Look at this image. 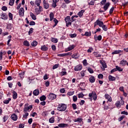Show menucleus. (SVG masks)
<instances>
[{"label":"nucleus","instance_id":"8fccbe9b","mask_svg":"<svg viewBox=\"0 0 128 128\" xmlns=\"http://www.w3.org/2000/svg\"><path fill=\"white\" fill-rule=\"evenodd\" d=\"M25 114H24L23 116V118H28V113L26 112H24Z\"/></svg>","mask_w":128,"mask_h":128},{"label":"nucleus","instance_id":"39448f33","mask_svg":"<svg viewBox=\"0 0 128 128\" xmlns=\"http://www.w3.org/2000/svg\"><path fill=\"white\" fill-rule=\"evenodd\" d=\"M30 110H32V105H30L28 106V104H25L24 108V112H28Z\"/></svg>","mask_w":128,"mask_h":128},{"label":"nucleus","instance_id":"473e14b6","mask_svg":"<svg viewBox=\"0 0 128 128\" xmlns=\"http://www.w3.org/2000/svg\"><path fill=\"white\" fill-rule=\"evenodd\" d=\"M23 44L26 46H30V42L27 40H24L23 42Z\"/></svg>","mask_w":128,"mask_h":128},{"label":"nucleus","instance_id":"de8ad7c7","mask_svg":"<svg viewBox=\"0 0 128 128\" xmlns=\"http://www.w3.org/2000/svg\"><path fill=\"white\" fill-rule=\"evenodd\" d=\"M82 63H83L84 66H88V62L86 61V59L83 60Z\"/></svg>","mask_w":128,"mask_h":128},{"label":"nucleus","instance_id":"a19ab883","mask_svg":"<svg viewBox=\"0 0 128 128\" xmlns=\"http://www.w3.org/2000/svg\"><path fill=\"white\" fill-rule=\"evenodd\" d=\"M53 22L55 24L54 25V26H56L58 24V20H56V18H54L53 19Z\"/></svg>","mask_w":128,"mask_h":128},{"label":"nucleus","instance_id":"f257e3e1","mask_svg":"<svg viewBox=\"0 0 128 128\" xmlns=\"http://www.w3.org/2000/svg\"><path fill=\"white\" fill-rule=\"evenodd\" d=\"M66 104H60L58 105L57 110H58V112H64V110H66Z\"/></svg>","mask_w":128,"mask_h":128},{"label":"nucleus","instance_id":"b1692460","mask_svg":"<svg viewBox=\"0 0 128 128\" xmlns=\"http://www.w3.org/2000/svg\"><path fill=\"white\" fill-rule=\"evenodd\" d=\"M74 122H78L80 124V122H82V118H77L76 119H74Z\"/></svg>","mask_w":128,"mask_h":128},{"label":"nucleus","instance_id":"774afa93","mask_svg":"<svg viewBox=\"0 0 128 128\" xmlns=\"http://www.w3.org/2000/svg\"><path fill=\"white\" fill-rule=\"evenodd\" d=\"M9 17L10 18V20H12V14L10 12L8 14Z\"/></svg>","mask_w":128,"mask_h":128},{"label":"nucleus","instance_id":"c756f323","mask_svg":"<svg viewBox=\"0 0 128 128\" xmlns=\"http://www.w3.org/2000/svg\"><path fill=\"white\" fill-rule=\"evenodd\" d=\"M108 79H109L110 82H112L114 80H116V78L112 76V75L109 76Z\"/></svg>","mask_w":128,"mask_h":128},{"label":"nucleus","instance_id":"2eb2a0df","mask_svg":"<svg viewBox=\"0 0 128 128\" xmlns=\"http://www.w3.org/2000/svg\"><path fill=\"white\" fill-rule=\"evenodd\" d=\"M89 82L91 83H94L96 82V78H94V76H91L89 78Z\"/></svg>","mask_w":128,"mask_h":128},{"label":"nucleus","instance_id":"72a5a7b5","mask_svg":"<svg viewBox=\"0 0 128 128\" xmlns=\"http://www.w3.org/2000/svg\"><path fill=\"white\" fill-rule=\"evenodd\" d=\"M49 122L50 124H54V117L52 116L49 119Z\"/></svg>","mask_w":128,"mask_h":128},{"label":"nucleus","instance_id":"864d4df0","mask_svg":"<svg viewBox=\"0 0 128 128\" xmlns=\"http://www.w3.org/2000/svg\"><path fill=\"white\" fill-rule=\"evenodd\" d=\"M94 50V48L92 47L90 48L89 49L87 50V52H92Z\"/></svg>","mask_w":128,"mask_h":128},{"label":"nucleus","instance_id":"423d86ee","mask_svg":"<svg viewBox=\"0 0 128 128\" xmlns=\"http://www.w3.org/2000/svg\"><path fill=\"white\" fill-rule=\"evenodd\" d=\"M48 98L49 100H56V95L53 93L50 94L48 96Z\"/></svg>","mask_w":128,"mask_h":128},{"label":"nucleus","instance_id":"6e6552de","mask_svg":"<svg viewBox=\"0 0 128 128\" xmlns=\"http://www.w3.org/2000/svg\"><path fill=\"white\" fill-rule=\"evenodd\" d=\"M120 102L122 104H124V100H122L121 98V100L120 102V101H117L116 103V108H120Z\"/></svg>","mask_w":128,"mask_h":128},{"label":"nucleus","instance_id":"412c9836","mask_svg":"<svg viewBox=\"0 0 128 128\" xmlns=\"http://www.w3.org/2000/svg\"><path fill=\"white\" fill-rule=\"evenodd\" d=\"M50 22H52V20H54V12H51L50 14Z\"/></svg>","mask_w":128,"mask_h":128},{"label":"nucleus","instance_id":"a18cd8bd","mask_svg":"<svg viewBox=\"0 0 128 128\" xmlns=\"http://www.w3.org/2000/svg\"><path fill=\"white\" fill-rule=\"evenodd\" d=\"M84 94H82V92H81L78 94V98H84Z\"/></svg>","mask_w":128,"mask_h":128},{"label":"nucleus","instance_id":"338daca9","mask_svg":"<svg viewBox=\"0 0 128 128\" xmlns=\"http://www.w3.org/2000/svg\"><path fill=\"white\" fill-rule=\"evenodd\" d=\"M36 128V123L34 122L32 124V128Z\"/></svg>","mask_w":128,"mask_h":128},{"label":"nucleus","instance_id":"9d476101","mask_svg":"<svg viewBox=\"0 0 128 128\" xmlns=\"http://www.w3.org/2000/svg\"><path fill=\"white\" fill-rule=\"evenodd\" d=\"M18 14L21 16H24V10L23 8H21L20 9Z\"/></svg>","mask_w":128,"mask_h":128},{"label":"nucleus","instance_id":"cd10ccee","mask_svg":"<svg viewBox=\"0 0 128 128\" xmlns=\"http://www.w3.org/2000/svg\"><path fill=\"white\" fill-rule=\"evenodd\" d=\"M42 0H36L35 2V4H36L37 6H40Z\"/></svg>","mask_w":128,"mask_h":128},{"label":"nucleus","instance_id":"6ab92c4d","mask_svg":"<svg viewBox=\"0 0 128 128\" xmlns=\"http://www.w3.org/2000/svg\"><path fill=\"white\" fill-rule=\"evenodd\" d=\"M120 64H122V66H126V64H127V66H128V62L123 60L120 62Z\"/></svg>","mask_w":128,"mask_h":128},{"label":"nucleus","instance_id":"dca6fc26","mask_svg":"<svg viewBox=\"0 0 128 128\" xmlns=\"http://www.w3.org/2000/svg\"><path fill=\"white\" fill-rule=\"evenodd\" d=\"M58 126H59V128H68V125L66 124H58Z\"/></svg>","mask_w":128,"mask_h":128},{"label":"nucleus","instance_id":"c85d7f7f","mask_svg":"<svg viewBox=\"0 0 128 128\" xmlns=\"http://www.w3.org/2000/svg\"><path fill=\"white\" fill-rule=\"evenodd\" d=\"M12 100V98H8V99H6V100H4L3 102L4 104H8L10 103V102Z\"/></svg>","mask_w":128,"mask_h":128},{"label":"nucleus","instance_id":"e433bc0d","mask_svg":"<svg viewBox=\"0 0 128 128\" xmlns=\"http://www.w3.org/2000/svg\"><path fill=\"white\" fill-rule=\"evenodd\" d=\"M31 45L32 46H38V42L36 41H33L31 43Z\"/></svg>","mask_w":128,"mask_h":128},{"label":"nucleus","instance_id":"c9c22d12","mask_svg":"<svg viewBox=\"0 0 128 128\" xmlns=\"http://www.w3.org/2000/svg\"><path fill=\"white\" fill-rule=\"evenodd\" d=\"M94 54L96 58H100L102 56V55L98 54V52H94Z\"/></svg>","mask_w":128,"mask_h":128},{"label":"nucleus","instance_id":"2f4dec72","mask_svg":"<svg viewBox=\"0 0 128 128\" xmlns=\"http://www.w3.org/2000/svg\"><path fill=\"white\" fill-rule=\"evenodd\" d=\"M100 62L103 66L104 68H108V66H106V62H102V61H100Z\"/></svg>","mask_w":128,"mask_h":128},{"label":"nucleus","instance_id":"79ce46f5","mask_svg":"<svg viewBox=\"0 0 128 128\" xmlns=\"http://www.w3.org/2000/svg\"><path fill=\"white\" fill-rule=\"evenodd\" d=\"M116 70H118V72H122V68L118 66H116Z\"/></svg>","mask_w":128,"mask_h":128},{"label":"nucleus","instance_id":"7c9ffc66","mask_svg":"<svg viewBox=\"0 0 128 128\" xmlns=\"http://www.w3.org/2000/svg\"><path fill=\"white\" fill-rule=\"evenodd\" d=\"M84 36H90L92 32H86Z\"/></svg>","mask_w":128,"mask_h":128},{"label":"nucleus","instance_id":"052dcab7","mask_svg":"<svg viewBox=\"0 0 128 128\" xmlns=\"http://www.w3.org/2000/svg\"><path fill=\"white\" fill-rule=\"evenodd\" d=\"M102 36L100 35L98 36V37H97V39H96V40H102Z\"/></svg>","mask_w":128,"mask_h":128},{"label":"nucleus","instance_id":"bb28decb","mask_svg":"<svg viewBox=\"0 0 128 128\" xmlns=\"http://www.w3.org/2000/svg\"><path fill=\"white\" fill-rule=\"evenodd\" d=\"M84 10H81L80 12H78V14L79 18H82V16H84Z\"/></svg>","mask_w":128,"mask_h":128},{"label":"nucleus","instance_id":"f8f14e48","mask_svg":"<svg viewBox=\"0 0 128 128\" xmlns=\"http://www.w3.org/2000/svg\"><path fill=\"white\" fill-rule=\"evenodd\" d=\"M43 4H44V6L46 10H48V8H50V4L46 2L45 0L43 1Z\"/></svg>","mask_w":128,"mask_h":128},{"label":"nucleus","instance_id":"0eeeda50","mask_svg":"<svg viewBox=\"0 0 128 128\" xmlns=\"http://www.w3.org/2000/svg\"><path fill=\"white\" fill-rule=\"evenodd\" d=\"M38 8H35V12L37 14H40V12H42V6H38Z\"/></svg>","mask_w":128,"mask_h":128},{"label":"nucleus","instance_id":"f3484780","mask_svg":"<svg viewBox=\"0 0 128 128\" xmlns=\"http://www.w3.org/2000/svg\"><path fill=\"white\" fill-rule=\"evenodd\" d=\"M11 118L12 120H18V116L16 114H12L11 116Z\"/></svg>","mask_w":128,"mask_h":128},{"label":"nucleus","instance_id":"e2e57ef3","mask_svg":"<svg viewBox=\"0 0 128 128\" xmlns=\"http://www.w3.org/2000/svg\"><path fill=\"white\" fill-rule=\"evenodd\" d=\"M73 110H76V104H72Z\"/></svg>","mask_w":128,"mask_h":128},{"label":"nucleus","instance_id":"5701e85b","mask_svg":"<svg viewBox=\"0 0 128 128\" xmlns=\"http://www.w3.org/2000/svg\"><path fill=\"white\" fill-rule=\"evenodd\" d=\"M33 94L35 96H38L40 94V90L36 89L33 92Z\"/></svg>","mask_w":128,"mask_h":128},{"label":"nucleus","instance_id":"37998d69","mask_svg":"<svg viewBox=\"0 0 128 128\" xmlns=\"http://www.w3.org/2000/svg\"><path fill=\"white\" fill-rule=\"evenodd\" d=\"M124 118H126V116L123 115V116H121L120 118H118V120L119 122H122V120H124Z\"/></svg>","mask_w":128,"mask_h":128},{"label":"nucleus","instance_id":"6e6d98bb","mask_svg":"<svg viewBox=\"0 0 128 128\" xmlns=\"http://www.w3.org/2000/svg\"><path fill=\"white\" fill-rule=\"evenodd\" d=\"M33 32H34V28H30V29L29 32H28V34H29V36L30 35V34H32Z\"/></svg>","mask_w":128,"mask_h":128},{"label":"nucleus","instance_id":"9b49d317","mask_svg":"<svg viewBox=\"0 0 128 128\" xmlns=\"http://www.w3.org/2000/svg\"><path fill=\"white\" fill-rule=\"evenodd\" d=\"M1 18L4 20H8V16L4 13H2L1 14Z\"/></svg>","mask_w":128,"mask_h":128},{"label":"nucleus","instance_id":"4d7b16f0","mask_svg":"<svg viewBox=\"0 0 128 128\" xmlns=\"http://www.w3.org/2000/svg\"><path fill=\"white\" fill-rule=\"evenodd\" d=\"M74 94V92H68L67 94L68 96H72Z\"/></svg>","mask_w":128,"mask_h":128},{"label":"nucleus","instance_id":"a878e982","mask_svg":"<svg viewBox=\"0 0 128 128\" xmlns=\"http://www.w3.org/2000/svg\"><path fill=\"white\" fill-rule=\"evenodd\" d=\"M122 52L120 50H116L112 52V54H122Z\"/></svg>","mask_w":128,"mask_h":128},{"label":"nucleus","instance_id":"58836bf2","mask_svg":"<svg viewBox=\"0 0 128 128\" xmlns=\"http://www.w3.org/2000/svg\"><path fill=\"white\" fill-rule=\"evenodd\" d=\"M46 97L45 96H42L41 97H40V100H41V102H42L44 100H46Z\"/></svg>","mask_w":128,"mask_h":128},{"label":"nucleus","instance_id":"4be33fe9","mask_svg":"<svg viewBox=\"0 0 128 128\" xmlns=\"http://www.w3.org/2000/svg\"><path fill=\"white\" fill-rule=\"evenodd\" d=\"M12 94V98L14 100H16L18 98V94L16 92V91H13Z\"/></svg>","mask_w":128,"mask_h":128},{"label":"nucleus","instance_id":"ddd939ff","mask_svg":"<svg viewBox=\"0 0 128 128\" xmlns=\"http://www.w3.org/2000/svg\"><path fill=\"white\" fill-rule=\"evenodd\" d=\"M104 98L106 100H108V102H112V97L108 95V94H106L104 95Z\"/></svg>","mask_w":128,"mask_h":128},{"label":"nucleus","instance_id":"f704fd0d","mask_svg":"<svg viewBox=\"0 0 128 128\" xmlns=\"http://www.w3.org/2000/svg\"><path fill=\"white\" fill-rule=\"evenodd\" d=\"M101 28H102L103 30H104V32L108 31V27H106V26L105 24H103Z\"/></svg>","mask_w":128,"mask_h":128},{"label":"nucleus","instance_id":"393cba45","mask_svg":"<svg viewBox=\"0 0 128 128\" xmlns=\"http://www.w3.org/2000/svg\"><path fill=\"white\" fill-rule=\"evenodd\" d=\"M30 16H31L32 18L34 20H36V16L32 12H30Z\"/></svg>","mask_w":128,"mask_h":128},{"label":"nucleus","instance_id":"4468645a","mask_svg":"<svg viewBox=\"0 0 128 128\" xmlns=\"http://www.w3.org/2000/svg\"><path fill=\"white\" fill-rule=\"evenodd\" d=\"M76 48V46L74 45H70L69 47L67 48V50H66L65 52H70V50H72Z\"/></svg>","mask_w":128,"mask_h":128},{"label":"nucleus","instance_id":"c03bdc74","mask_svg":"<svg viewBox=\"0 0 128 128\" xmlns=\"http://www.w3.org/2000/svg\"><path fill=\"white\" fill-rule=\"evenodd\" d=\"M60 74L62 76H66L67 73L66 72L62 71L60 72Z\"/></svg>","mask_w":128,"mask_h":128},{"label":"nucleus","instance_id":"0e129e2a","mask_svg":"<svg viewBox=\"0 0 128 128\" xmlns=\"http://www.w3.org/2000/svg\"><path fill=\"white\" fill-rule=\"evenodd\" d=\"M70 38H76V34H70Z\"/></svg>","mask_w":128,"mask_h":128},{"label":"nucleus","instance_id":"49530a36","mask_svg":"<svg viewBox=\"0 0 128 128\" xmlns=\"http://www.w3.org/2000/svg\"><path fill=\"white\" fill-rule=\"evenodd\" d=\"M19 76L20 78H24V72H22L21 73H20Z\"/></svg>","mask_w":128,"mask_h":128},{"label":"nucleus","instance_id":"f03ea898","mask_svg":"<svg viewBox=\"0 0 128 128\" xmlns=\"http://www.w3.org/2000/svg\"><path fill=\"white\" fill-rule=\"evenodd\" d=\"M64 20L66 22V26L68 28L70 26H72V20H70V16H67L65 18Z\"/></svg>","mask_w":128,"mask_h":128},{"label":"nucleus","instance_id":"13d9d810","mask_svg":"<svg viewBox=\"0 0 128 128\" xmlns=\"http://www.w3.org/2000/svg\"><path fill=\"white\" fill-rule=\"evenodd\" d=\"M58 68V64H56L52 67V70H56V68Z\"/></svg>","mask_w":128,"mask_h":128},{"label":"nucleus","instance_id":"1a4fd4ad","mask_svg":"<svg viewBox=\"0 0 128 128\" xmlns=\"http://www.w3.org/2000/svg\"><path fill=\"white\" fill-rule=\"evenodd\" d=\"M82 70V66L80 64L77 65L74 68L75 72H78L79 70Z\"/></svg>","mask_w":128,"mask_h":128},{"label":"nucleus","instance_id":"5fc2aeb1","mask_svg":"<svg viewBox=\"0 0 128 128\" xmlns=\"http://www.w3.org/2000/svg\"><path fill=\"white\" fill-rule=\"evenodd\" d=\"M2 10H4V12H6V10H8V8L6 6H3L2 8Z\"/></svg>","mask_w":128,"mask_h":128},{"label":"nucleus","instance_id":"680f3d73","mask_svg":"<svg viewBox=\"0 0 128 128\" xmlns=\"http://www.w3.org/2000/svg\"><path fill=\"white\" fill-rule=\"evenodd\" d=\"M18 128H24V124H20L19 126H18Z\"/></svg>","mask_w":128,"mask_h":128},{"label":"nucleus","instance_id":"3c124183","mask_svg":"<svg viewBox=\"0 0 128 128\" xmlns=\"http://www.w3.org/2000/svg\"><path fill=\"white\" fill-rule=\"evenodd\" d=\"M88 72H89L90 74H94V70L90 68H88Z\"/></svg>","mask_w":128,"mask_h":128},{"label":"nucleus","instance_id":"4c0bfd02","mask_svg":"<svg viewBox=\"0 0 128 128\" xmlns=\"http://www.w3.org/2000/svg\"><path fill=\"white\" fill-rule=\"evenodd\" d=\"M51 40L52 42H54V44H56V42H58L57 38H52Z\"/></svg>","mask_w":128,"mask_h":128},{"label":"nucleus","instance_id":"69168bd1","mask_svg":"<svg viewBox=\"0 0 128 128\" xmlns=\"http://www.w3.org/2000/svg\"><path fill=\"white\" fill-rule=\"evenodd\" d=\"M58 56H66V53L65 54H58Z\"/></svg>","mask_w":128,"mask_h":128},{"label":"nucleus","instance_id":"603ef678","mask_svg":"<svg viewBox=\"0 0 128 128\" xmlns=\"http://www.w3.org/2000/svg\"><path fill=\"white\" fill-rule=\"evenodd\" d=\"M72 58H78V54H74L72 55Z\"/></svg>","mask_w":128,"mask_h":128},{"label":"nucleus","instance_id":"20e7f679","mask_svg":"<svg viewBox=\"0 0 128 128\" xmlns=\"http://www.w3.org/2000/svg\"><path fill=\"white\" fill-rule=\"evenodd\" d=\"M88 96L91 99L93 98L94 100H96V98H98V95H96V93L95 92H92L91 93H90Z\"/></svg>","mask_w":128,"mask_h":128},{"label":"nucleus","instance_id":"bf43d9fd","mask_svg":"<svg viewBox=\"0 0 128 128\" xmlns=\"http://www.w3.org/2000/svg\"><path fill=\"white\" fill-rule=\"evenodd\" d=\"M36 25V22L34 21H31L30 22V26H35Z\"/></svg>","mask_w":128,"mask_h":128},{"label":"nucleus","instance_id":"aec40b11","mask_svg":"<svg viewBox=\"0 0 128 128\" xmlns=\"http://www.w3.org/2000/svg\"><path fill=\"white\" fill-rule=\"evenodd\" d=\"M110 2H108V3H106L104 6V10H106L108 8L110 7Z\"/></svg>","mask_w":128,"mask_h":128},{"label":"nucleus","instance_id":"09e8293b","mask_svg":"<svg viewBox=\"0 0 128 128\" xmlns=\"http://www.w3.org/2000/svg\"><path fill=\"white\" fill-rule=\"evenodd\" d=\"M114 7H112L110 10V14H112L114 12Z\"/></svg>","mask_w":128,"mask_h":128},{"label":"nucleus","instance_id":"a211bd4d","mask_svg":"<svg viewBox=\"0 0 128 128\" xmlns=\"http://www.w3.org/2000/svg\"><path fill=\"white\" fill-rule=\"evenodd\" d=\"M48 50V48L45 45L41 46V50H42L43 52H46Z\"/></svg>","mask_w":128,"mask_h":128},{"label":"nucleus","instance_id":"7ed1b4c3","mask_svg":"<svg viewBox=\"0 0 128 128\" xmlns=\"http://www.w3.org/2000/svg\"><path fill=\"white\" fill-rule=\"evenodd\" d=\"M96 26H98L100 28H101L102 26H104V22L102 20L98 19L94 22V28H96Z\"/></svg>","mask_w":128,"mask_h":128},{"label":"nucleus","instance_id":"ea45409f","mask_svg":"<svg viewBox=\"0 0 128 128\" xmlns=\"http://www.w3.org/2000/svg\"><path fill=\"white\" fill-rule=\"evenodd\" d=\"M14 4V0H10L9 2V6H12Z\"/></svg>","mask_w":128,"mask_h":128}]
</instances>
